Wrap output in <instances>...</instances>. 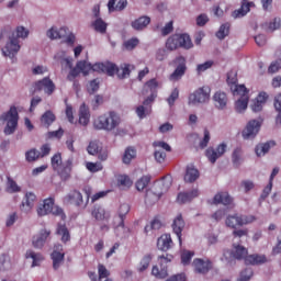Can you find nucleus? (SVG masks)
<instances>
[{
    "instance_id": "f257e3e1",
    "label": "nucleus",
    "mask_w": 281,
    "mask_h": 281,
    "mask_svg": "<svg viewBox=\"0 0 281 281\" xmlns=\"http://www.w3.org/2000/svg\"><path fill=\"white\" fill-rule=\"evenodd\" d=\"M9 36V42L5 44L2 49L3 56H8L9 58H14L19 50L21 49V45L19 44V38H27L30 36V31L23 26L16 27V35L14 32L8 33V31H2L0 34V38H5Z\"/></svg>"
},
{
    "instance_id": "f03ea898",
    "label": "nucleus",
    "mask_w": 281,
    "mask_h": 281,
    "mask_svg": "<svg viewBox=\"0 0 281 281\" xmlns=\"http://www.w3.org/2000/svg\"><path fill=\"white\" fill-rule=\"evenodd\" d=\"M135 69V66L131 64H123L120 68L113 63H99L93 65V71H102V74H108V76H115L120 80H124V78H128L131 76V70Z\"/></svg>"
},
{
    "instance_id": "7ed1b4c3",
    "label": "nucleus",
    "mask_w": 281,
    "mask_h": 281,
    "mask_svg": "<svg viewBox=\"0 0 281 281\" xmlns=\"http://www.w3.org/2000/svg\"><path fill=\"white\" fill-rule=\"evenodd\" d=\"M120 124H122V117L113 111L100 115L93 122L97 131H106L108 133L115 131Z\"/></svg>"
},
{
    "instance_id": "20e7f679",
    "label": "nucleus",
    "mask_w": 281,
    "mask_h": 281,
    "mask_svg": "<svg viewBox=\"0 0 281 281\" xmlns=\"http://www.w3.org/2000/svg\"><path fill=\"white\" fill-rule=\"evenodd\" d=\"M2 122H7L4 135H13L19 126V111L16 106H11L10 110L0 116Z\"/></svg>"
},
{
    "instance_id": "39448f33",
    "label": "nucleus",
    "mask_w": 281,
    "mask_h": 281,
    "mask_svg": "<svg viewBox=\"0 0 281 281\" xmlns=\"http://www.w3.org/2000/svg\"><path fill=\"white\" fill-rule=\"evenodd\" d=\"M210 93H212V90L210 87L204 86L202 88H199L193 93L189 95V104H205V102H210Z\"/></svg>"
},
{
    "instance_id": "423d86ee",
    "label": "nucleus",
    "mask_w": 281,
    "mask_h": 281,
    "mask_svg": "<svg viewBox=\"0 0 281 281\" xmlns=\"http://www.w3.org/2000/svg\"><path fill=\"white\" fill-rule=\"evenodd\" d=\"M89 155L97 156L100 161H106L109 159V150L102 146L100 140H92L87 147Z\"/></svg>"
},
{
    "instance_id": "0eeeda50",
    "label": "nucleus",
    "mask_w": 281,
    "mask_h": 281,
    "mask_svg": "<svg viewBox=\"0 0 281 281\" xmlns=\"http://www.w3.org/2000/svg\"><path fill=\"white\" fill-rule=\"evenodd\" d=\"M227 150V144L222 143L215 149L214 147H209L205 151V155L211 164H216L217 159H221Z\"/></svg>"
},
{
    "instance_id": "6e6552de",
    "label": "nucleus",
    "mask_w": 281,
    "mask_h": 281,
    "mask_svg": "<svg viewBox=\"0 0 281 281\" xmlns=\"http://www.w3.org/2000/svg\"><path fill=\"white\" fill-rule=\"evenodd\" d=\"M260 126H262V123L258 120H251L246 125V128L243 131V137L244 139H254L260 131Z\"/></svg>"
},
{
    "instance_id": "1a4fd4ad",
    "label": "nucleus",
    "mask_w": 281,
    "mask_h": 281,
    "mask_svg": "<svg viewBox=\"0 0 281 281\" xmlns=\"http://www.w3.org/2000/svg\"><path fill=\"white\" fill-rule=\"evenodd\" d=\"M91 70L93 71V65L88 64L87 61H78L76 67L70 70L68 80H74L80 72L83 74V76H87Z\"/></svg>"
},
{
    "instance_id": "9d476101",
    "label": "nucleus",
    "mask_w": 281,
    "mask_h": 281,
    "mask_svg": "<svg viewBox=\"0 0 281 281\" xmlns=\"http://www.w3.org/2000/svg\"><path fill=\"white\" fill-rule=\"evenodd\" d=\"M34 89L35 91H44V93L52 95L56 91V85H54V81L49 77H45L35 82Z\"/></svg>"
},
{
    "instance_id": "9b49d317",
    "label": "nucleus",
    "mask_w": 281,
    "mask_h": 281,
    "mask_svg": "<svg viewBox=\"0 0 281 281\" xmlns=\"http://www.w3.org/2000/svg\"><path fill=\"white\" fill-rule=\"evenodd\" d=\"M176 63L178 66L169 77V80H172L175 82H177V80H181V78L186 76V70L188 69V67L186 66V57L179 56L178 58H176Z\"/></svg>"
},
{
    "instance_id": "f8f14e48",
    "label": "nucleus",
    "mask_w": 281,
    "mask_h": 281,
    "mask_svg": "<svg viewBox=\"0 0 281 281\" xmlns=\"http://www.w3.org/2000/svg\"><path fill=\"white\" fill-rule=\"evenodd\" d=\"M158 88L159 82L157 81V79H150L145 83L144 91L146 93H148V91L150 92V95L143 102L145 106H147V104H153V102L155 101V92Z\"/></svg>"
},
{
    "instance_id": "ddd939ff",
    "label": "nucleus",
    "mask_w": 281,
    "mask_h": 281,
    "mask_svg": "<svg viewBox=\"0 0 281 281\" xmlns=\"http://www.w3.org/2000/svg\"><path fill=\"white\" fill-rule=\"evenodd\" d=\"M65 203H70V205H77L78 207H82V205H87L85 200L82 199V193L80 191L74 190L70 191L65 198Z\"/></svg>"
},
{
    "instance_id": "4468645a",
    "label": "nucleus",
    "mask_w": 281,
    "mask_h": 281,
    "mask_svg": "<svg viewBox=\"0 0 281 281\" xmlns=\"http://www.w3.org/2000/svg\"><path fill=\"white\" fill-rule=\"evenodd\" d=\"M193 268L195 273L205 276V273H209L210 269H212V261H210V259H194Z\"/></svg>"
},
{
    "instance_id": "2eb2a0df",
    "label": "nucleus",
    "mask_w": 281,
    "mask_h": 281,
    "mask_svg": "<svg viewBox=\"0 0 281 281\" xmlns=\"http://www.w3.org/2000/svg\"><path fill=\"white\" fill-rule=\"evenodd\" d=\"M50 234L52 231L42 229L36 236L33 237V247H35V249H43Z\"/></svg>"
},
{
    "instance_id": "dca6fc26",
    "label": "nucleus",
    "mask_w": 281,
    "mask_h": 281,
    "mask_svg": "<svg viewBox=\"0 0 281 281\" xmlns=\"http://www.w3.org/2000/svg\"><path fill=\"white\" fill-rule=\"evenodd\" d=\"M60 251H63V246L58 245L55 247L52 254L53 268L55 270L60 269V266L63 265V262H65V252Z\"/></svg>"
},
{
    "instance_id": "f3484780",
    "label": "nucleus",
    "mask_w": 281,
    "mask_h": 281,
    "mask_svg": "<svg viewBox=\"0 0 281 281\" xmlns=\"http://www.w3.org/2000/svg\"><path fill=\"white\" fill-rule=\"evenodd\" d=\"M34 203H36V194L34 192H26L21 204L22 212H25V214L32 212Z\"/></svg>"
},
{
    "instance_id": "a211bd4d",
    "label": "nucleus",
    "mask_w": 281,
    "mask_h": 281,
    "mask_svg": "<svg viewBox=\"0 0 281 281\" xmlns=\"http://www.w3.org/2000/svg\"><path fill=\"white\" fill-rule=\"evenodd\" d=\"M213 102L214 105L220 110L223 111L227 108V102H229V99H227V94L223 91H217L213 95Z\"/></svg>"
},
{
    "instance_id": "6ab92c4d",
    "label": "nucleus",
    "mask_w": 281,
    "mask_h": 281,
    "mask_svg": "<svg viewBox=\"0 0 281 281\" xmlns=\"http://www.w3.org/2000/svg\"><path fill=\"white\" fill-rule=\"evenodd\" d=\"M243 1L241 7L232 13L233 19H243V16H246V14L249 13L251 8H256L254 2H247V0Z\"/></svg>"
},
{
    "instance_id": "aec40b11",
    "label": "nucleus",
    "mask_w": 281,
    "mask_h": 281,
    "mask_svg": "<svg viewBox=\"0 0 281 281\" xmlns=\"http://www.w3.org/2000/svg\"><path fill=\"white\" fill-rule=\"evenodd\" d=\"M184 227L186 221H183V216L180 214L173 220L172 223V231L177 235L180 245H182L181 232H183Z\"/></svg>"
},
{
    "instance_id": "412c9836",
    "label": "nucleus",
    "mask_w": 281,
    "mask_h": 281,
    "mask_svg": "<svg viewBox=\"0 0 281 281\" xmlns=\"http://www.w3.org/2000/svg\"><path fill=\"white\" fill-rule=\"evenodd\" d=\"M164 188V182H158L155 186V192L153 191H147L146 195H145V201L148 203V201H150V199H153V201H159V199H161V196L164 195V192H167L168 189H162ZM157 189L161 190V191H157Z\"/></svg>"
},
{
    "instance_id": "4be33fe9",
    "label": "nucleus",
    "mask_w": 281,
    "mask_h": 281,
    "mask_svg": "<svg viewBox=\"0 0 281 281\" xmlns=\"http://www.w3.org/2000/svg\"><path fill=\"white\" fill-rule=\"evenodd\" d=\"M54 198H47L43 201L37 207V215L38 216H47V214H52V209L54 207Z\"/></svg>"
},
{
    "instance_id": "5701e85b",
    "label": "nucleus",
    "mask_w": 281,
    "mask_h": 281,
    "mask_svg": "<svg viewBox=\"0 0 281 281\" xmlns=\"http://www.w3.org/2000/svg\"><path fill=\"white\" fill-rule=\"evenodd\" d=\"M157 247L160 251H168L172 248V237L168 234L161 235L157 240Z\"/></svg>"
},
{
    "instance_id": "b1692460",
    "label": "nucleus",
    "mask_w": 281,
    "mask_h": 281,
    "mask_svg": "<svg viewBox=\"0 0 281 281\" xmlns=\"http://www.w3.org/2000/svg\"><path fill=\"white\" fill-rule=\"evenodd\" d=\"M150 25V18L148 16H140L134 21H132L131 26L133 30H136V32H142L143 30H146Z\"/></svg>"
},
{
    "instance_id": "393cba45",
    "label": "nucleus",
    "mask_w": 281,
    "mask_h": 281,
    "mask_svg": "<svg viewBox=\"0 0 281 281\" xmlns=\"http://www.w3.org/2000/svg\"><path fill=\"white\" fill-rule=\"evenodd\" d=\"M55 172H57L64 181H67V179L71 177V161L67 160L61 167L56 169Z\"/></svg>"
},
{
    "instance_id": "a878e982",
    "label": "nucleus",
    "mask_w": 281,
    "mask_h": 281,
    "mask_svg": "<svg viewBox=\"0 0 281 281\" xmlns=\"http://www.w3.org/2000/svg\"><path fill=\"white\" fill-rule=\"evenodd\" d=\"M199 177H200L199 169L194 168V166L192 165H189L187 167V171L184 175V181L187 183H194V181H196Z\"/></svg>"
},
{
    "instance_id": "bb28decb",
    "label": "nucleus",
    "mask_w": 281,
    "mask_h": 281,
    "mask_svg": "<svg viewBox=\"0 0 281 281\" xmlns=\"http://www.w3.org/2000/svg\"><path fill=\"white\" fill-rule=\"evenodd\" d=\"M273 146H276V142L273 140H269L267 143H260L259 145L256 146V149H255L257 157H265V154L269 153V150H271Z\"/></svg>"
},
{
    "instance_id": "cd10ccee",
    "label": "nucleus",
    "mask_w": 281,
    "mask_h": 281,
    "mask_svg": "<svg viewBox=\"0 0 281 281\" xmlns=\"http://www.w3.org/2000/svg\"><path fill=\"white\" fill-rule=\"evenodd\" d=\"M91 117V114L89 113V108H87V104H81L79 108V124L81 126H87L89 124V120Z\"/></svg>"
},
{
    "instance_id": "c85d7f7f",
    "label": "nucleus",
    "mask_w": 281,
    "mask_h": 281,
    "mask_svg": "<svg viewBox=\"0 0 281 281\" xmlns=\"http://www.w3.org/2000/svg\"><path fill=\"white\" fill-rule=\"evenodd\" d=\"M110 0L108 3V8L110 12H122L127 5H128V0ZM116 3V5H115Z\"/></svg>"
},
{
    "instance_id": "c756f323",
    "label": "nucleus",
    "mask_w": 281,
    "mask_h": 281,
    "mask_svg": "<svg viewBox=\"0 0 281 281\" xmlns=\"http://www.w3.org/2000/svg\"><path fill=\"white\" fill-rule=\"evenodd\" d=\"M199 196V190L193 189L190 192H183L178 194V203H190L192 199H196Z\"/></svg>"
},
{
    "instance_id": "7c9ffc66",
    "label": "nucleus",
    "mask_w": 281,
    "mask_h": 281,
    "mask_svg": "<svg viewBox=\"0 0 281 281\" xmlns=\"http://www.w3.org/2000/svg\"><path fill=\"white\" fill-rule=\"evenodd\" d=\"M225 225L231 229H236V227H243L240 222V215L239 214L227 215L225 220Z\"/></svg>"
},
{
    "instance_id": "2f4dec72",
    "label": "nucleus",
    "mask_w": 281,
    "mask_h": 281,
    "mask_svg": "<svg viewBox=\"0 0 281 281\" xmlns=\"http://www.w3.org/2000/svg\"><path fill=\"white\" fill-rule=\"evenodd\" d=\"M177 36H178L179 47H182V49H192V47H194V44L192 43V38H190V35L177 34Z\"/></svg>"
},
{
    "instance_id": "473e14b6",
    "label": "nucleus",
    "mask_w": 281,
    "mask_h": 281,
    "mask_svg": "<svg viewBox=\"0 0 281 281\" xmlns=\"http://www.w3.org/2000/svg\"><path fill=\"white\" fill-rule=\"evenodd\" d=\"M234 200L232 199V196H229V193H217L214 199H213V203L215 205H218V203H222V205H232V202Z\"/></svg>"
},
{
    "instance_id": "72a5a7b5",
    "label": "nucleus",
    "mask_w": 281,
    "mask_h": 281,
    "mask_svg": "<svg viewBox=\"0 0 281 281\" xmlns=\"http://www.w3.org/2000/svg\"><path fill=\"white\" fill-rule=\"evenodd\" d=\"M247 248H245L241 245H234L233 251H232V256L233 258H236V260H245V258H247Z\"/></svg>"
},
{
    "instance_id": "f704fd0d",
    "label": "nucleus",
    "mask_w": 281,
    "mask_h": 281,
    "mask_svg": "<svg viewBox=\"0 0 281 281\" xmlns=\"http://www.w3.org/2000/svg\"><path fill=\"white\" fill-rule=\"evenodd\" d=\"M267 257L263 255H250L245 258L246 265H265Z\"/></svg>"
},
{
    "instance_id": "c9c22d12",
    "label": "nucleus",
    "mask_w": 281,
    "mask_h": 281,
    "mask_svg": "<svg viewBox=\"0 0 281 281\" xmlns=\"http://www.w3.org/2000/svg\"><path fill=\"white\" fill-rule=\"evenodd\" d=\"M150 262H153V255L147 254L142 259L139 265L137 266L138 273H144L146 269L150 267Z\"/></svg>"
},
{
    "instance_id": "e433bc0d",
    "label": "nucleus",
    "mask_w": 281,
    "mask_h": 281,
    "mask_svg": "<svg viewBox=\"0 0 281 281\" xmlns=\"http://www.w3.org/2000/svg\"><path fill=\"white\" fill-rule=\"evenodd\" d=\"M42 126H46V128H49L54 122H56V115H54V112L46 111L42 117H41Z\"/></svg>"
},
{
    "instance_id": "4c0bfd02",
    "label": "nucleus",
    "mask_w": 281,
    "mask_h": 281,
    "mask_svg": "<svg viewBox=\"0 0 281 281\" xmlns=\"http://www.w3.org/2000/svg\"><path fill=\"white\" fill-rule=\"evenodd\" d=\"M249 104V95L240 97L235 103V110L237 113H243V111L247 110Z\"/></svg>"
},
{
    "instance_id": "58836bf2",
    "label": "nucleus",
    "mask_w": 281,
    "mask_h": 281,
    "mask_svg": "<svg viewBox=\"0 0 281 281\" xmlns=\"http://www.w3.org/2000/svg\"><path fill=\"white\" fill-rule=\"evenodd\" d=\"M92 216L97 221H104V220L109 218V213H106V211H104V209L102 206H94L92 210Z\"/></svg>"
},
{
    "instance_id": "ea45409f",
    "label": "nucleus",
    "mask_w": 281,
    "mask_h": 281,
    "mask_svg": "<svg viewBox=\"0 0 281 281\" xmlns=\"http://www.w3.org/2000/svg\"><path fill=\"white\" fill-rule=\"evenodd\" d=\"M57 234L58 236H61V243H69V240H71V235L69 234V229H67V226L63 224L58 225Z\"/></svg>"
},
{
    "instance_id": "a19ab883",
    "label": "nucleus",
    "mask_w": 281,
    "mask_h": 281,
    "mask_svg": "<svg viewBox=\"0 0 281 281\" xmlns=\"http://www.w3.org/2000/svg\"><path fill=\"white\" fill-rule=\"evenodd\" d=\"M232 161L235 168H238L243 164V149L237 147L233 150Z\"/></svg>"
},
{
    "instance_id": "79ce46f5",
    "label": "nucleus",
    "mask_w": 281,
    "mask_h": 281,
    "mask_svg": "<svg viewBox=\"0 0 281 281\" xmlns=\"http://www.w3.org/2000/svg\"><path fill=\"white\" fill-rule=\"evenodd\" d=\"M25 256H26V258L33 259L32 267H38L41 265V262H43V260H44L43 255H41L38 252H34V250L26 251Z\"/></svg>"
},
{
    "instance_id": "37998d69",
    "label": "nucleus",
    "mask_w": 281,
    "mask_h": 281,
    "mask_svg": "<svg viewBox=\"0 0 281 281\" xmlns=\"http://www.w3.org/2000/svg\"><path fill=\"white\" fill-rule=\"evenodd\" d=\"M166 47L170 52H175V49H179V35L175 34L170 36L166 42Z\"/></svg>"
},
{
    "instance_id": "c03bdc74",
    "label": "nucleus",
    "mask_w": 281,
    "mask_h": 281,
    "mask_svg": "<svg viewBox=\"0 0 281 281\" xmlns=\"http://www.w3.org/2000/svg\"><path fill=\"white\" fill-rule=\"evenodd\" d=\"M137 157V151L133 147H127L123 155V164H131Z\"/></svg>"
},
{
    "instance_id": "a18cd8bd",
    "label": "nucleus",
    "mask_w": 281,
    "mask_h": 281,
    "mask_svg": "<svg viewBox=\"0 0 281 281\" xmlns=\"http://www.w3.org/2000/svg\"><path fill=\"white\" fill-rule=\"evenodd\" d=\"M92 27L95 30V32H99V34L106 33V24L102 18H97L95 21L92 23Z\"/></svg>"
},
{
    "instance_id": "49530a36",
    "label": "nucleus",
    "mask_w": 281,
    "mask_h": 281,
    "mask_svg": "<svg viewBox=\"0 0 281 281\" xmlns=\"http://www.w3.org/2000/svg\"><path fill=\"white\" fill-rule=\"evenodd\" d=\"M151 276H154L158 280H164L168 278V270L166 268H162L161 270H159L157 266H154L151 269Z\"/></svg>"
},
{
    "instance_id": "de8ad7c7",
    "label": "nucleus",
    "mask_w": 281,
    "mask_h": 281,
    "mask_svg": "<svg viewBox=\"0 0 281 281\" xmlns=\"http://www.w3.org/2000/svg\"><path fill=\"white\" fill-rule=\"evenodd\" d=\"M50 164L53 170H58L60 167H63V156L60 155V153H57L52 157Z\"/></svg>"
},
{
    "instance_id": "09e8293b",
    "label": "nucleus",
    "mask_w": 281,
    "mask_h": 281,
    "mask_svg": "<svg viewBox=\"0 0 281 281\" xmlns=\"http://www.w3.org/2000/svg\"><path fill=\"white\" fill-rule=\"evenodd\" d=\"M131 212V206L128 204H122L119 209V216L121 218V224L119 227H124V216Z\"/></svg>"
},
{
    "instance_id": "8fccbe9b",
    "label": "nucleus",
    "mask_w": 281,
    "mask_h": 281,
    "mask_svg": "<svg viewBox=\"0 0 281 281\" xmlns=\"http://www.w3.org/2000/svg\"><path fill=\"white\" fill-rule=\"evenodd\" d=\"M25 158L29 162L36 161L37 159H41V151L33 148L25 153Z\"/></svg>"
},
{
    "instance_id": "3c124183",
    "label": "nucleus",
    "mask_w": 281,
    "mask_h": 281,
    "mask_svg": "<svg viewBox=\"0 0 281 281\" xmlns=\"http://www.w3.org/2000/svg\"><path fill=\"white\" fill-rule=\"evenodd\" d=\"M98 273H99V281L109 279V276H111V272L102 263L98 265Z\"/></svg>"
},
{
    "instance_id": "603ef678",
    "label": "nucleus",
    "mask_w": 281,
    "mask_h": 281,
    "mask_svg": "<svg viewBox=\"0 0 281 281\" xmlns=\"http://www.w3.org/2000/svg\"><path fill=\"white\" fill-rule=\"evenodd\" d=\"M234 95H240V98H244V95H249V90L245 87V85H235L233 89Z\"/></svg>"
},
{
    "instance_id": "864d4df0",
    "label": "nucleus",
    "mask_w": 281,
    "mask_h": 281,
    "mask_svg": "<svg viewBox=\"0 0 281 281\" xmlns=\"http://www.w3.org/2000/svg\"><path fill=\"white\" fill-rule=\"evenodd\" d=\"M229 34V23H225L222 24L220 30L216 33L217 38H220V41H223V38H225V36H228Z\"/></svg>"
},
{
    "instance_id": "5fc2aeb1",
    "label": "nucleus",
    "mask_w": 281,
    "mask_h": 281,
    "mask_svg": "<svg viewBox=\"0 0 281 281\" xmlns=\"http://www.w3.org/2000/svg\"><path fill=\"white\" fill-rule=\"evenodd\" d=\"M148 183H150V177L144 176L136 182V189L138 190V192H142V190H144L148 186Z\"/></svg>"
},
{
    "instance_id": "6e6d98bb",
    "label": "nucleus",
    "mask_w": 281,
    "mask_h": 281,
    "mask_svg": "<svg viewBox=\"0 0 281 281\" xmlns=\"http://www.w3.org/2000/svg\"><path fill=\"white\" fill-rule=\"evenodd\" d=\"M7 186H8V191L11 193L21 192V187H19L16 181L12 180V178H8Z\"/></svg>"
},
{
    "instance_id": "4d7b16f0",
    "label": "nucleus",
    "mask_w": 281,
    "mask_h": 281,
    "mask_svg": "<svg viewBox=\"0 0 281 281\" xmlns=\"http://www.w3.org/2000/svg\"><path fill=\"white\" fill-rule=\"evenodd\" d=\"M149 104L147 105H139L136 109V113L138 115V117H140V120H144V117H146V115H148V113H150V109L148 108Z\"/></svg>"
},
{
    "instance_id": "13d9d810",
    "label": "nucleus",
    "mask_w": 281,
    "mask_h": 281,
    "mask_svg": "<svg viewBox=\"0 0 281 281\" xmlns=\"http://www.w3.org/2000/svg\"><path fill=\"white\" fill-rule=\"evenodd\" d=\"M117 183L123 188H131L133 186V181H131V178H128V176H120L117 179Z\"/></svg>"
},
{
    "instance_id": "bf43d9fd",
    "label": "nucleus",
    "mask_w": 281,
    "mask_h": 281,
    "mask_svg": "<svg viewBox=\"0 0 281 281\" xmlns=\"http://www.w3.org/2000/svg\"><path fill=\"white\" fill-rule=\"evenodd\" d=\"M212 65H214V61H212V60H209V61H205L204 64L198 65V67H196L198 75L201 76V74H203V71H207V69H211Z\"/></svg>"
},
{
    "instance_id": "052dcab7",
    "label": "nucleus",
    "mask_w": 281,
    "mask_h": 281,
    "mask_svg": "<svg viewBox=\"0 0 281 281\" xmlns=\"http://www.w3.org/2000/svg\"><path fill=\"white\" fill-rule=\"evenodd\" d=\"M274 109L279 112L277 122L281 124V93L274 98Z\"/></svg>"
},
{
    "instance_id": "680f3d73",
    "label": "nucleus",
    "mask_w": 281,
    "mask_h": 281,
    "mask_svg": "<svg viewBox=\"0 0 281 281\" xmlns=\"http://www.w3.org/2000/svg\"><path fill=\"white\" fill-rule=\"evenodd\" d=\"M192 256H194V252L190 250H184L181 254V262L182 265H190V260H192Z\"/></svg>"
},
{
    "instance_id": "e2e57ef3",
    "label": "nucleus",
    "mask_w": 281,
    "mask_h": 281,
    "mask_svg": "<svg viewBox=\"0 0 281 281\" xmlns=\"http://www.w3.org/2000/svg\"><path fill=\"white\" fill-rule=\"evenodd\" d=\"M86 168L90 172H100V170H102L103 167L100 162H87Z\"/></svg>"
},
{
    "instance_id": "0e129e2a",
    "label": "nucleus",
    "mask_w": 281,
    "mask_h": 281,
    "mask_svg": "<svg viewBox=\"0 0 281 281\" xmlns=\"http://www.w3.org/2000/svg\"><path fill=\"white\" fill-rule=\"evenodd\" d=\"M139 45V40L137 37H133L124 43V47L128 50L135 49Z\"/></svg>"
},
{
    "instance_id": "69168bd1",
    "label": "nucleus",
    "mask_w": 281,
    "mask_h": 281,
    "mask_svg": "<svg viewBox=\"0 0 281 281\" xmlns=\"http://www.w3.org/2000/svg\"><path fill=\"white\" fill-rule=\"evenodd\" d=\"M50 214H53L54 216H59L61 221H65V218H67V216L65 215V211H63L60 206L53 205Z\"/></svg>"
},
{
    "instance_id": "338daca9",
    "label": "nucleus",
    "mask_w": 281,
    "mask_h": 281,
    "mask_svg": "<svg viewBox=\"0 0 281 281\" xmlns=\"http://www.w3.org/2000/svg\"><path fill=\"white\" fill-rule=\"evenodd\" d=\"M251 276H254V271L247 268L240 273V278L237 281H249L251 280Z\"/></svg>"
},
{
    "instance_id": "774afa93",
    "label": "nucleus",
    "mask_w": 281,
    "mask_h": 281,
    "mask_svg": "<svg viewBox=\"0 0 281 281\" xmlns=\"http://www.w3.org/2000/svg\"><path fill=\"white\" fill-rule=\"evenodd\" d=\"M166 281H186V274L183 273L173 274L170 278H168Z\"/></svg>"
}]
</instances>
